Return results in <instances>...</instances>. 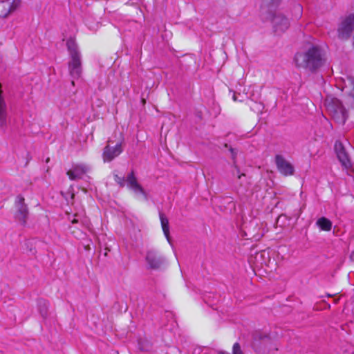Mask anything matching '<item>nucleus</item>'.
I'll return each mask as SVG.
<instances>
[{"label":"nucleus","mask_w":354,"mask_h":354,"mask_svg":"<svg viewBox=\"0 0 354 354\" xmlns=\"http://www.w3.org/2000/svg\"><path fill=\"white\" fill-rule=\"evenodd\" d=\"M275 163L277 169L282 175L286 176L293 175L295 171L293 165L282 156L277 155L275 156Z\"/></svg>","instance_id":"9"},{"label":"nucleus","mask_w":354,"mask_h":354,"mask_svg":"<svg viewBox=\"0 0 354 354\" xmlns=\"http://www.w3.org/2000/svg\"><path fill=\"white\" fill-rule=\"evenodd\" d=\"M73 218L71 220L72 223H81L83 225L88 227V221L84 215V211L82 210L81 212L75 213L73 216Z\"/></svg>","instance_id":"15"},{"label":"nucleus","mask_w":354,"mask_h":354,"mask_svg":"<svg viewBox=\"0 0 354 354\" xmlns=\"http://www.w3.org/2000/svg\"><path fill=\"white\" fill-rule=\"evenodd\" d=\"M296 66L314 72L324 63L321 50L317 46H311L306 51L296 53L295 55Z\"/></svg>","instance_id":"1"},{"label":"nucleus","mask_w":354,"mask_h":354,"mask_svg":"<svg viewBox=\"0 0 354 354\" xmlns=\"http://www.w3.org/2000/svg\"><path fill=\"white\" fill-rule=\"evenodd\" d=\"M234 167H235V169L236 170V174H237L238 178L241 179L242 176H245L244 174H240V170L238 168L237 165H236V162L235 161H234Z\"/></svg>","instance_id":"19"},{"label":"nucleus","mask_w":354,"mask_h":354,"mask_svg":"<svg viewBox=\"0 0 354 354\" xmlns=\"http://www.w3.org/2000/svg\"><path fill=\"white\" fill-rule=\"evenodd\" d=\"M271 21L274 32L277 35L284 32L290 26L288 19L280 13H274Z\"/></svg>","instance_id":"8"},{"label":"nucleus","mask_w":354,"mask_h":354,"mask_svg":"<svg viewBox=\"0 0 354 354\" xmlns=\"http://www.w3.org/2000/svg\"><path fill=\"white\" fill-rule=\"evenodd\" d=\"M354 30V15H349L340 24L337 32L342 39H347Z\"/></svg>","instance_id":"5"},{"label":"nucleus","mask_w":354,"mask_h":354,"mask_svg":"<svg viewBox=\"0 0 354 354\" xmlns=\"http://www.w3.org/2000/svg\"><path fill=\"white\" fill-rule=\"evenodd\" d=\"M123 149L122 143H117L115 147H111L109 145H106L103 151V160L104 162H111L115 157L118 156Z\"/></svg>","instance_id":"11"},{"label":"nucleus","mask_w":354,"mask_h":354,"mask_svg":"<svg viewBox=\"0 0 354 354\" xmlns=\"http://www.w3.org/2000/svg\"><path fill=\"white\" fill-rule=\"evenodd\" d=\"M263 3L268 4L270 6H273L277 4L280 0H262Z\"/></svg>","instance_id":"18"},{"label":"nucleus","mask_w":354,"mask_h":354,"mask_svg":"<svg viewBox=\"0 0 354 354\" xmlns=\"http://www.w3.org/2000/svg\"><path fill=\"white\" fill-rule=\"evenodd\" d=\"M232 99L234 102L237 101L236 95L235 93L233 94Z\"/></svg>","instance_id":"21"},{"label":"nucleus","mask_w":354,"mask_h":354,"mask_svg":"<svg viewBox=\"0 0 354 354\" xmlns=\"http://www.w3.org/2000/svg\"><path fill=\"white\" fill-rule=\"evenodd\" d=\"M327 109L333 119L338 123L344 124L346 120V111L337 99H333L327 104Z\"/></svg>","instance_id":"4"},{"label":"nucleus","mask_w":354,"mask_h":354,"mask_svg":"<svg viewBox=\"0 0 354 354\" xmlns=\"http://www.w3.org/2000/svg\"><path fill=\"white\" fill-rule=\"evenodd\" d=\"M257 109L259 111L261 109V108L262 107V105L261 104H257Z\"/></svg>","instance_id":"23"},{"label":"nucleus","mask_w":354,"mask_h":354,"mask_svg":"<svg viewBox=\"0 0 354 354\" xmlns=\"http://www.w3.org/2000/svg\"><path fill=\"white\" fill-rule=\"evenodd\" d=\"M66 46L70 57L68 71L72 78V84L74 85V80L80 78L82 73V54L74 38L71 37L67 40Z\"/></svg>","instance_id":"2"},{"label":"nucleus","mask_w":354,"mask_h":354,"mask_svg":"<svg viewBox=\"0 0 354 354\" xmlns=\"http://www.w3.org/2000/svg\"><path fill=\"white\" fill-rule=\"evenodd\" d=\"M114 178L115 182L121 187H123L126 183L127 187L132 190L136 194H141L143 196L145 199H147V194L141 185L138 182L133 171H131L128 174L126 178L120 177L118 175H115Z\"/></svg>","instance_id":"3"},{"label":"nucleus","mask_w":354,"mask_h":354,"mask_svg":"<svg viewBox=\"0 0 354 354\" xmlns=\"http://www.w3.org/2000/svg\"><path fill=\"white\" fill-rule=\"evenodd\" d=\"M335 150L337 153V156L342 166L346 169L350 168L351 167L350 158L341 142H335Z\"/></svg>","instance_id":"10"},{"label":"nucleus","mask_w":354,"mask_h":354,"mask_svg":"<svg viewBox=\"0 0 354 354\" xmlns=\"http://www.w3.org/2000/svg\"><path fill=\"white\" fill-rule=\"evenodd\" d=\"M258 97H259V95H257V96H256V97H255L254 95H253L252 100H257V99H258Z\"/></svg>","instance_id":"24"},{"label":"nucleus","mask_w":354,"mask_h":354,"mask_svg":"<svg viewBox=\"0 0 354 354\" xmlns=\"http://www.w3.org/2000/svg\"><path fill=\"white\" fill-rule=\"evenodd\" d=\"M230 151H231V152H232V157H233V158L234 159V149H230Z\"/></svg>","instance_id":"22"},{"label":"nucleus","mask_w":354,"mask_h":354,"mask_svg":"<svg viewBox=\"0 0 354 354\" xmlns=\"http://www.w3.org/2000/svg\"><path fill=\"white\" fill-rule=\"evenodd\" d=\"M317 225L321 230L324 231H330L332 227L331 221L325 217L319 218L317 221Z\"/></svg>","instance_id":"16"},{"label":"nucleus","mask_w":354,"mask_h":354,"mask_svg":"<svg viewBox=\"0 0 354 354\" xmlns=\"http://www.w3.org/2000/svg\"><path fill=\"white\" fill-rule=\"evenodd\" d=\"M233 354H243L239 343H235L233 346Z\"/></svg>","instance_id":"17"},{"label":"nucleus","mask_w":354,"mask_h":354,"mask_svg":"<svg viewBox=\"0 0 354 354\" xmlns=\"http://www.w3.org/2000/svg\"><path fill=\"white\" fill-rule=\"evenodd\" d=\"M22 0H1L0 1V17L7 18L21 6Z\"/></svg>","instance_id":"6"},{"label":"nucleus","mask_w":354,"mask_h":354,"mask_svg":"<svg viewBox=\"0 0 354 354\" xmlns=\"http://www.w3.org/2000/svg\"><path fill=\"white\" fill-rule=\"evenodd\" d=\"M15 207L17 209L15 213L16 219L22 225H25L28 216V210L27 205L24 203V198L22 196L19 195L17 196Z\"/></svg>","instance_id":"7"},{"label":"nucleus","mask_w":354,"mask_h":354,"mask_svg":"<svg viewBox=\"0 0 354 354\" xmlns=\"http://www.w3.org/2000/svg\"><path fill=\"white\" fill-rule=\"evenodd\" d=\"M146 260L151 268H158L163 263L162 257L155 251L150 250L147 252Z\"/></svg>","instance_id":"13"},{"label":"nucleus","mask_w":354,"mask_h":354,"mask_svg":"<svg viewBox=\"0 0 354 354\" xmlns=\"http://www.w3.org/2000/svg\"><path fill=\"white\" fill-rule=\"evenodd\" d=\"M160 219L161 222V226L162 231L165 237L167 238L168 242L171 243L170 237H169V221L167 217L162 213H160Z\"/></svg>","instance_id":"14"},{"label":"nucleus","mask_w":354,"mask_h":354,"mask_svg":"<svg viewBox=\"0 0 354 354\" xmlns=\"http://www.w3.org/2000/svg\"><path fill=\"white\" fill-rule=\"evenodd\" d=\"M295 9L298 12V17H300L301 16L302 7L301 5L298 4L295 6Z\"/></svg>","instance_id":"20"},{"label":"nucleus","mask_w":354,"mask_h":354,"mask_svg":"<svg viewBox=\"0 0 354 354\" xmlns=\"http://www.w3.org/2000/svg\"><path fill=\"white\" fill-rule=\"evenodd\" d=\"M218 354H230V353H224V352H220V353H218Z\"/></svg>","instance_id":"25"},{"label":"nucleus","mask_w":354,"mask_h":354,"mask_svg":"<svg viewBox=\"0 0 354 354\" xmlns=\"http://www.w3.org/2000/svg\"><path fill=\"white\" fill-rule=\"evenodd\" d=\"M88 171V167L85 165H75L67 171V175L71 180H74L82 178Z\"/></svg>","instance_id":"12"}]
</instances>
